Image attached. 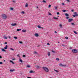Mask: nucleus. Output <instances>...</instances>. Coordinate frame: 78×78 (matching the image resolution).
<instances>
[{
	"label": "nucleus",
	"mask_w": 78,
	"mask_h": 78,
	"mask_svg": "<svg viewBox=\"0 0 78 78\" xmlns=\"http://www.w3.org/2000/svg\"><path fill=\"white\" fill-rule=\"evenodd\" d=\"M49 15H51H51H52V14H51V13H49Z\"/></svg>",
	"instance_id": "5fc2aeb1"
},
{
	"label": "nucleus",
	"mask_w": 78,
	"mask_h": 78,
	"mask_svg": "<svg viewBox=\"0 0 78 78\" xmlns=\"http://www.w3.org/2000/svg\"><path fill=\"white\" fill-rule=\"evenodd\" d=\"M72 51L73 53H76L77 52H78V50L76 49H73L72 50Z\"/></svg>",
	"instance_id": "7ed1b4c3"
},
{
	"label": "nucleus",
	"mask_w": 78,
	"mask_h": 78,
	"mask_svg": "<svg viewBox=\"0 0 78 78\" xmlns=\"http://www.w3.org/2000/svg\"><path fill=\"white\" fill-rule=\"evenodd\" d=\"M13 3H15V1H13Z\"/></svg>",
	"instance_id": "680f3d73"
},
{
	"label": "nucleus",
	"mask_w": 78,
	"mask_h": 78,
	"mask_svg": "<svg viewBox=\"0 0 78 78\" xmlns=\"http://www.w3.org/2000/svg\"><path fill=\"white\" fill-rule=\"evenodd\" d=\"M10 72H14V69H10Z\"/></svg>",
	"instance_id": "aec40b11"
},
{
	"label": "nucleus",
	"mask_w": 78,
	"mask_h": 78,
	"mask_svg": "<svg viewBox=\"0 0 78 78\" xmlns=\"http://www.w3.org/2000/svg\"><path fill=\"white\" fill-rule=\"evenodd\" d=\"M59 26L61 28H62V24H60Z\"/></svg>",
	"instance_id": "c9c22d12"
},
{
	"label": "nucleus",
	"mask_w": 78,
	"mask_h": 78,
	"mask_svg": "<svg viewBox=\"0 0 78 78\" xmlns=\"http://www.w3.org/2000/svg\"><path fill=\"white\" fill-rule=\"evenodd\" d=\"M2 51H5V52H6V50L3 49H2Z\"/></svg>",
	"instance_id": "f3484780"
},
{
	"label": "nucleus",
	"mask_w": 78,
	"mask_h": 78,
	"mask_svg": "<svg viewBox=\"0 0 78 78\" xmlns=\"http://www.w3.org/2000/svg\"><path fill=\"white\" fill-rule=\"evenodd\" d=\"M66 1H67L68 2H70V0H66Z\"/></svg>",
	"instance_id": "a19ab883"
},
{
	"label": "nucleus",
	"mask_w": 78,
	"mask_h": 78,
	"mask_svg": "<svg viewBox=\"0 0 78 78\" xmlns=\"http://www.w3.org/2000/svg\"><path fill=\"white\" fill-rule=\"evenodd\" d=\"M57 15H59V12H58L57 13Z\"/></svg>",
	"instance_id": "de8ad7c7"
},
{
	"label": "nucleus",
	"mask_w": 78,
	"mask_h": 78,
	"mask_svg": "<svg viewBox=\"0 0 78 78\" xmlns=\"http://www.w3.org/2000/svg\"><path fill=\"white\" fill-rule=\"evenodd\" d=\"M62 11L63 12H66V10H63Z\"/></svg>",
	"instance_id": "4c0bfd02"
},
{
	"label": "nucleus",
	"mask_w": 78,
	"mask_h": 78,
	"mask_svg": "<svg viewBox=\"0 0 78 78\" xmlns=\"http://www.w3.org/2000/svg\"><path fill=\"white\" fill-rule=\"evenodd\" d=\"M65 16H69V14H67L66 13H65Z\"/></svg>",
	"instance_id": "9d476101"
},
{
	"label": "nucleus",
	"mask_w": 78,
	"mask_h": 78,
	"mask_svg": "<svg viewBox=\"0 0 78 78\" xmlns=\"http://www.w3.org/2000/svg\"><path fill=\"white\" fill-rule=\"evenodd\" d=\"M19 43L21 44H22V41H19Z\"/></svg>",
	"instance_id": "2f4dec72"
},
{
	"label": "nucleus",
	"mask_w": 78,
	"mask_h": 78,
	"mask_svg": "<svg viewBox=\"0 0 78 78\" xmlns=\"http://www.w3.org/2000/svg\"><path fill=\"white\" fill-rule=\"evenodd\" d=\"M54 70L55 71V72H57V73H58V72H59V71H58L57 70H56L55 69H54Z\"/></svg>",
	"instance_id": "393cba45"
},
{
	"label": "nucleus",
	"mask_w": 78,
	"mask_h": 78,
	"mask_svg": "<svg viewBox=\"0 0 78 78\" xmlns=\"http://www.w3.org/2000/svg\"><path fill=\"white\" fill-rule=\"evenodd\" d=\"M73 20V18L69 19L68 20V22H70Z\"/></svg>",
	"instance_id": "20e7f679"
},
{
	"label": "nucleus",
	"mask_w": 78,
	"mask_h": 78,
	"mask_svg": "<svg viewBox=\"0 0 78 78\" xmlns=\"http://www.w3.org/2000/svg\"><path fill=\"white\" fill-rule=\"evenodd\" d=\"M47 45H50V43H47Z\"/></svg>",
	"instance_id": "864d4df0"
},
{
	"label": "nucleus",
	"mask_w": 78,
	"mask_h": 78,
	"mask_svg": "<svg viewBox=\"0 0 78 78\" xmlns=\"http://www.w3.org/2000/svg\"><path fill=\"white\" fill-rule=\"evenodd\" d=\"M73 17H74L76 16V15H73Z\"/></svg>",
	"instance_id": "ea45409f"
},
{
	"label": "nucleus",
	"mask_w": 78,
	"mask_h": 78,
	"mask_svg": "<svg viewBox=\"0 0 78 78\" xmlns=\"http://www.w3.org/2000/svg\"><path fill=\"white\" fill-rule=\"evenodd\" d=\"M54 33H57V32L56 31H55L54 32Z\"/></svg>",
	"instance_id": "bf43d9fd"
},
{
	"label": "nucleus",
	"mask_w": 78,
	"mask_h": 78,
	"mask_svg": "<svg viewBox=\"0 0 78 78\" xmlns=\"http://www.w3.org/2000/svg\"><path fill=\"white\" fill-rule=\"evenodd\" d=\"M19 59L20 62H23V61H22V59L20 58V57H19Z\"/></svg>",
	"instance_id": "6e6552de"
},
{
	"label": "nucleus",
	"mask_w": 78,
	"mask_h": 78,
	"mask_svg": "<svg viewBox=\"0 0 78 78\" xmlns=\"http://www.w3.org/2000/svg\"><path fill=\"white\" fill-rule=\"evenodd\" d=\"M28 6V4L26 3L25 4V7H27Z\"/></svg>",
	"instance_id": "f8f14e48"
},
{
	"label": "nucleus",
	"mask_w": 78,
	"mask_h": 78,
	"mask_svg": "<svg viewBox=\"0 0 78 78\" xmlns=\"http://www.w3.org/2000/svg\"><path fill=\"white\" fill-rule=\"evenodd\" d=\"M62 5H65V4H64V3H62Z\"/></svg>",
	"instance_id": "09e8293b"
},
{
	"label": "nucleus",
	"mask_w": 78,
	"mask_h": 78,
	"mask_svg": "<svg viewBox=\"0 0 78 78\" xmlns=\"http://www.w3.org/2000/svg\"><path fill=\"white\" fill-rule=\"evenodd\" d=\"M48 56H50V52H48Z\"/></svg>",
	"instance_id": "2eb2a0df"
},
{
	"label": "nucleus",
	"mask_w": 78,
	"mask_h": 78,
	"mask_svg": "<svg viewBox=\"0 0 78 78\" xmlns=\"http://www.w3.org/2000/svg\"><path fill=\"white\" fill-rule=\"evenodd\" d=\"M56 60L57 61H59V58H56Z\"/></svg>",
	"instance_id": "c85d7f7f"
},
{
	"label": "nucleus",
	"mask_w": 78,
	"mask_h": 78,
	"mask_svg": "<svg viewBox=\"0 0 78 78\" xmlns=\"http://www.w3.org/2000/svg\"><path fill=\"white\" fill-rule=\"evenodd\" d=\"M4 38L5 39H7V37H5V36H4Z\"/></svg>",
	"instance_id": "a211bd4d"
},
{
	"label": "nucleus",
	"mask_w": 78,
	"mask_h": 78,
	"mask_svg": "<svg viewBox=\"0 0 78 78\" xmlns=\"http://www.w3.org/2000/svg\"><path fill=\"white\" fill-rule=\"evenodd\" d=\"M58 16V17H59V16Z\"/></svg>",
	"instance_id": "774afa93"
},
{
	"label": "nucleus",
	"mask_w": 78,
	"mask_h": 78,
	"mask_svg": "<svg viewBox=\"0 0 78 78\" xmlns=\"http://www.w3.org/2000/svg\"><path fill=\"white\" fill-rule=\"evenodd\" d=\"M55 9L57 10V7H55Z\"/></svg>",
	"instance_id": "79ce46f5"
},
{
	"label": "nucleus",
	"mask_w": 78,
	"mask_h": 78,
	"mask_svg": "<svg viewBox=\"0 0 78 78\" xmlns=\"http://www.w3.org/2000/svg\"><path fill=\"white\" fill-rule=\"evenodd\" d=\"M23 57L25 58V57H26V56H25V55H23Z\"/></svg>",
	"instance_id": "473e14b6"
},
{
	"label": "nucleus",
	"mask_w": 78,
	"mask_h": 78,
	"mask_svg": "<svg viewBox=\"0 0 78 78\" xmlns=\"http://www.w3.org/2000/svg\"><path fill=\"white\" fill-rule=\"evenodd\" d=\"M65 38L66 39H69V37H66Z\"/></svg>",
	"instance_id": "e433bc0d"
},
{
	"label": "nucleus",
	"mask_w": 78,
	"mask_h": 78,
	"mask_svg": "<svg viewBox=\"0 0 78 78\" xmlns=\"http://www.w3.org/2000/svg\"><path fill=\"white\" fill-rule=\"evenodd\" d=\"M20 30H21V29H17V31H20Z\"/></svg>",
	"instance_id": "5701e85b"
},
{
	"label": "nucleus",
	"mask_w": 78,
	"mask_h": 78,
	"mask_svg": "<svg viewBox=\"0 0 78 78\" xmlns=\"http://www.w3.org/2000/svg\"><path fill=\"white\" fill-rule=\"evenodd\" d=\"M35 36H36V37H38L39 36V34L37 33H36L34 34Z\"/></svg>",
	"instance_id": "423d86ee"
},
{
	"label": "nucleus",
	"mask_w": 78,
	"mask_h": 78,
	"mask_svg": "<svg viewBox=\"0 0 78 78\" xmlns=\"http://www.w3.org/2000/svg\"><path fill=\"white\" fill-rule=\"evenodd\" d=\"M53 18L54 19H55V20L58 19V18H56V17H53Z\"/></svg>",
	"instance_id": "6ab92c4d"
},
{
	"label": "nucleus",
	"mask_w": 78,
	"mask_h": 78,
	"mask_svg": "<svg viewBox=\"0 0 78 78\" xmlns=\"http://www.w3.org/2000/svg\"><path fill=\"white\" fill-rule=\"evenodd\" d=\"M16 25L17 24L16 23H12L11 24V25H12V26H16Z\"/></svg>",
	"instance_id": "39448f33"
},
{
	"label": "nucleus",
	"mask_w": 78,
	"mask_h": 78,
	"mask_svg": "<svg viewBox=\"0 0 78 78\" xmlns=\"http://www.w3.org/2000/svg\"><path fill=\"white\" fill-rule=\"evenodd\" d=\"M27 78H31V77H27Z\"/></svg>",
	"instance_id": "052dcab7"
},
{
	"label": "nucleus",
	"mask_w": 78,
	"mask_h": 78,
	"mask_svg": "<svg viewBox=\"0 0 78 78\" xmlns=\"http://www.w3.org/2000/svg\"><path fill=\"white\" fill-rule=\"evenodd\" d=\"M58 43H59V42L58 41Z\"/></svg>",
	"instance_id": "338daca9"
},
{
	"label": "nucleus",
	"mask_w": 78,
	"mask_h": 78,
	"mask_svg": "<svg viewBox=\"0 0 78 78\" xmlns=\"http://www.w3.org/2000/svg\"><path fill=\"white\" fill-rule=\"evenodd\" d=\"M2 56L0 55V58H2Z\"/></svg>",
	"instance_id": "13d9d810"
},
{
	"label": "nucleus",
	"mask_w": 78,
	"mask_h": 78,
	"mask_svg": "<svg viewBox=\"0 0 78 78\" xmlns=\"http://www.w3.org/2000/svg\"><path fill=\"white\" fill-rule=\"evenodd\" d=\"M38 28H41V26H38Z\"/></svg>",
	"instance_id": "c756f323"
},
{
	"label": "nucleus",
	"mask_w": 78,
	"mask_h": 78,
	"mask_svg": "<svg viewBox=\"0 0 78 78\" xmlns=\"http://www.w3.org/2000/svg\"><path fill=\"white\" fill-rule=\"evenodd\" d=\"M27 67H28V68H30V67H31V66H30V65H27Z\"/></svg>",
	"instance_id": "4be33fe9"
},
{
	"label": "nucleus",
	"mask_w": 78,
	"mask_h": 78,
	"mask_svg": "<svg viewBox=\"0 0 78 78\" xmlns=\"http://www.w3.org/2000/svg\"><path fill=\"white\" fill-rule=\"evenodd\" d=\"M17 56H18V57H19V58H20V56H19V54H18V55H17Z\"/></svg>",
	"instance_id": "3c124183"
},
{
	"label": "nucleus",
	"mask_w": 78,
	"mask_h": 78,
	"mask_svg": "<svg viewBox=\"0 0 78 78\" xmlns=\"http://www.w3.org/2000/svg\"><path fill=\"white\" fill-rule=\"evenodd\" d=\"M40 67L39 66H36V68H37V69H39V68Z\"/></svg>",
	"instance_id": "b1692460"
},
{
	"label": "nucleus",
	"mask_w": 78,
	"mask_h": 78,
	"mask_svg": "<svg viewBox=\"0 0 78 78\" xmlns=\"http://www.w3.org/2000/svg\"><path fill=\"white\" fill-rule=\"evenodd\" d=\"M5 60H4V62H5Z\"/></svg>",
	"instance_id": "e2e57ef3"
},
{
	"label": "nucleus",
	"mask_w": 78,
	"mask_h": 78,
	"mask_svg": "<svg viewBox=\"0 0 78 78\" xmlns=\"http://www.w3.org/2000/svg\"><path fill=\"white\" fill-rule=\"evenodd\" d=\"M10 50H12L13 51H14V50L12 48H10Z\"/></svg>",
	"instance_id": "f704fd0d"
},
{
	"label": "nucleus",
	"mask_w": 78,
	"mask_h": 78,
	"mask_svg": "<svg viewBox=\"0 0 78 78\" xmlns=\"http://www.w3.org/2000/svg\"><path fill=\"white\" fill-rule=\"evenodd\" d=\"M29 72L30 73H34V71L32 70H31Z\"/></svg>",
	"instance_id": "ddd939ff"
},
{
	"label": "nucleus",
	"mask_w": 78,
	"mask_h": 78,
	"mask_svg": "<svg viewBox=\"0 0 78 78\" xmlns=\"http://www.w3.org/2000/svg\"><path fill=\"white\" fill-rule=\"evenodd\" d=\"M13 37L14 39H17V37Z\"/></svg>",
	"instance_id": "7c9ffc66"
},
{
	"label": "nucleus",
	"mask_w": 78,
	"mask_h": 78,
	"mask_svg": "<svg viewBox=\"0 0 78 78\" xmlns=\"http://www.w3.org/2000/svg\"><path fill=\"white\" fill-rule=\"evenodd\" d=\"M74 15H76V16H78V13H77V12H74Z\"/></svg>",
	"instance_id": "0eeeda50"
},
{
	"label": "nucleus",
	"mask_w": 78,
	"mask_h": 78,
	"mask_svg": "<svg viewBox=\"0 0 78 78\" xmlns=\"http://www.w3.org/2000/svg\"><path fill=\"white\" fill-rule=\"evenodd\" d=\"M9 39H11V37H10V36H9Z\"/></svg>",
	"instance_id": "4d7b16f0"
},
{
	"label": "nucleus",
	"mask_w": 78,
	"mask_h": 78,
	"mask_svg": "<svg viewBox=\"0 0 78 78\" xmlns=\"http://www.w3.org/2000/svg\"><path fill=\"white\" fill-rule=\"evenodd\" d=\"M74 33H75V34H78V33H77L76 32V31H74Z\"/></svg>",
	"instance_id": "72a5a7b5"
},
{
	"label": "nucleus",
	"mask_w": 78,
	"mask_h": 78,
	"mask_svg": "<svg viewBox=\"0 0 78 78\" xmlns=\"http://www.w3.org/2000/svg\"><path fill=\"white\" fill-rule=\"evenodd\" d=\"M62 46H63V47H66V45H64V44H62Z\"/></svg>",
	"instance_id": "c03bdc74"
},
{
	"label": "nucleus",
	"mask_w": 78,
	"mask_h": 78,
	"mask_svg": "<svg viewBox=\"0 0 78 78\" xmlns=\"http://www.w3.org/2000/svg\"><path fill=\"white\" fill-rule=\"evenodd\" d=\"M21 14H25V12H24V11L21 12Z\"/></svg>",
	"instance_id": "cd10ccee"
},
{
	"label": "nucleus",
	"mask_w": 78,
	"mask_h": 78,
	"mask_svg": "<svg viewBox=\"0 0 78 78\" xmlns=\"http://www.w3.org/2000/svg\"><path fill=\"white\" fill-rule=\"evenodd\" d=\"M71 24H72V25H75V24L74 23H71Z\"/></svg>",
	"instance_id": "37998d69"
},
{
	"label": "nucleus",
	"mask_w": 78,
	"mask_h": 78,
	"mask_svg": "<svg viewBox=\"0 0 78 78\" xmlns=\"http://www.w3.org/2000/svg\"><path fill=\"white\" fill-rule=\"evenodd\" d=\"M10 62H12V64H14V62H12V60H10Z\"/></svg>",
	"instance_id": "412c9836"
},
{
	"label": "nucleus",
	"mask_w": 78,
	"mask_h": 78,
	"mask_svg": "<svg viewBox=\"0 0 78 78\" xmlns=\"http://www.w3.org/2000/svg\"><path fill=\"white\" fill-rule=\"evenodd\" d=\"M41 28H42V29H43L44 28H43V27H41Z\"/></svg>",
	"instance_id": "0e129e2a"
},
{
	"label": "nucleus",
	"mask_w": 78,
	"mask_h": 78,
	"mask_svg": "<svg viewBox=\"0 0 78 78\" xmlns=\"http://www.w3.org/2000/svg\"><path fill=\"white\" fill-rule=\"evenodd\" d=\"M2 17L3 19H6L7 17V16H6V15L5 14H4L2 15Z\"/></svg>",
	"instance_id": "f03ea898"
},
{
	"label": "nucleus",
	"mask_w": 78,
	"mask_h": 78,
	"mask_svg": "<svg viewBox=\"0 0 78 78\" xmlns=\"http://www.w3.org/2000/svg\"><path fill=\"white\" fill-rule=\"evenodd\" d=\"M3 64V62H0V64Z\"/></svg>",
	"instance_id": "8fccbe9b"
},
{
	"label": "nucleus",
	"mask_w": 78,
	"mask_h": 78,
	"mask_svg": "<svg viewBox=\"0 0 78 78\" xmlns=\"http://www.w3.org/2000/svg\"><path fill=\"white\" fill-rule=\"evenodd\" d=\"M37 8H39V7H37Z\"/></svg>",
	"instance_id": "69168bd1"
},
{
	"label": "nucleus",
	"mask_w": 78,
	"mask_h": 78,
	"mask_svg": "<svg viewBox=\"0 0 78 78\" xmlns=\"http://www.w3.org/2000/svg\"><path fill=\"white\" fill-rule=\"evenodd\" d=\"M34 54L37 55V52L36 51H34Z\"/></svg>",
	"instance_id": "4468645a"
},
{
	"label": "nucleus",
	"mask_w": 78,
	"mask_h": 78,
	"mask_svg": "<svg viewBox=\"0 0 78 78\" xmlns=\"http://www.w3.org/2000/svg\"><path fill=\"white\" fill-rule=\"evenodd\" d=\"M8 43L7 42H5V43L4 44H7Z\"/></svg>",
	"instance_id": "603ef678"
},
{
	"label": "nucleus",
	"mask_w": 78,
	"mask_h": 78,
	"mask_svg": "<svg viewBox=\"0 0 78 78\" xmlns=\"http://www.w3.org/2000/svg\"><path fill=\"white\" fill-rule=\"evenodd\" d=\"M26 31H27V30H22V32H23V33H25V32H26Z\"/></svg>",
	"instance_id": "1a4fd4ad"
},
{
	"label": "nucleus",
	"mask_w": 78,
	"mask_h": 78,
	"mask_svg": "<svg viewBox=\"0 0 78 78\" xmlns=\"http://www.w3.org/2000/svg\"><path fill=\"white\" fill-rule=\"evenodd\" d=\"M60 66H62V67H65V66H66V65H63L62 64H61L60 65Z\"/></svg>",
	"instance_id": "dca6fc26"
},
{
	"label": "nucleus",
	"mask_w": 78,
	"mask_h": 78,
	"mask_svg": "<svg viewBox=\"0 0 78 78\" xmlns=\"http://www.w3.org/2000/svg\"><path fill=\"white\" fill-rule=\"evenodd\" d=\"M52 52L53 53H55L56 52H55V51H52Z\"/></svg>",
	"instance_id": "bb28decb"
},
{
	"label": "nucleus",
	"mask_w": 78,
	"mask_h": 78,
	"mask_svg": "<svg viewBox=\"0 0 78 78\" xmlns=\"http://www.w3.org/2000/svg\"><path fill=\"white\" fill-rule=\"evenodd\" d=\"M66 19H69V16H66Z\"/></svg>",
	"instance_id": "a878e982"
},
{
	"label": "nucleus",
	"mask_w": 78,
	"mask_h": 78,
	"mask_svg": "<svg viewBox=\"0 0 78 78\" xmlns=\"http://www.w3.org/2000/svg\"><path fill=\"white\" fill-rule=\"evenodd\" d=\"M7 48H8V45H6L5 46V47L4 48V49H5V50H6Z\"/></svg>",
	"instance_id": "9b49d317"
},
{
	"label": "nucleus",
	"mask_w": 78,
	"mask_h": 78,
	"mask_svg": "<svg viewBox=\"0 0 78 78\" xmlns=\"http://www.w3.org/2000/svg\"><path fill=\"white\" fill-rule=\"evenodd\" d=\"M10 9H11V10H13V8H10Z\"/></svg>",
	"instance_id": "49530a36"
},
{
	"label": "nucleus",
	"mask_w": 78,
	"mask_h": 78,
	"mask_svg": "<svg viewBox=\"0 0 78 78\" xmlns=\"http://www.w3.org/2000/svg\"><path fill=\"white\" fill-rule=\"evenodd\" d=\"M43 69L45 71V72H49V69H48V68L46 67H43Z\"/></svg>",
	"instance_id": "f257e3e1"
},
{
	"label": "nucleus",
	"mask_w": 78,
	"mask_h": 78,
	"mask_svg": "<svg viewBox=\"0 0 78 78\" xmlns=\"http://www.w3.org/2000/svg\"><path fill=\"white\" fill-rule=\"evenodd\" d=\"M43 2H44V3H46V1H45V0H43Z\"/></svg>",
	"instance_id": "58836bf2"
},
{
	"label": "nucleus",
	"mask_w": 78,
	"mask_h": 78,
	"mask_svg": "<svg viewBox=\"0 0 78 78\" xmlns=\"http://www.w3.org/2000/svg\"><path fill=\"white\" fill-rule=\"evenodd\" d=\"M73 11H74L73 10H71V12H73Z\"/></svg>",
	"instance_id": "6e6d98bb"
},
{
	"label": "nucleus",
	"mask_w": 78,
	"mask_h": 78,
	"mask_svg": "<svg viewBox=\"0 0 78 78\" xmlns=\"http://www.w3.org/2000/svg\"><path fill=\"white\" fill-rule=\"evenodd\" d=\"M50 7H51V5H48V8H50Z\"/></svg>",
	"instance_id": "a18cd8bd"
}]
</instances>
